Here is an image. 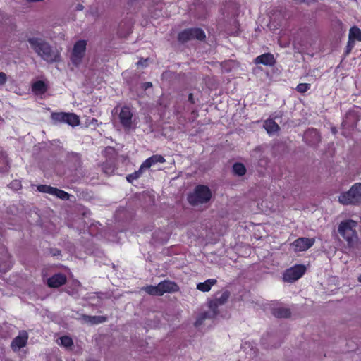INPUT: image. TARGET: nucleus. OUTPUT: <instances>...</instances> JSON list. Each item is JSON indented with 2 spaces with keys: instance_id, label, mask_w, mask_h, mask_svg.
Wrapping results in <instances>:
<instances>
[{
  "instance_id": "26",
  "label": "nucleus",
  "mask_w": 361,
  "mask_h": 361,
  "mask_svg": "<svg viewBox=\"0 0 361 361\" xmlns=\"http://www.w3.org/2000/svg\"><path fill=\"white\" fill-rule=\"evenodd\" d=\"M145 169H142L140 166L137 171H135L126 176L127 181L130 183H133L135 180L138 179L142 175Z\"/></svg>"
},
{
  "instance_id": "25",
  "label": "nucleus",
  "mask_w": 361,
  "mask_h": 361,
  "mask_svg": "<svg viewBox=\"0 0 361 361\" xmlns=\"http://www.w3.org/2000/svg\"><path fill=\"white\" fill-rule=\"evenodd\" d=\"M66 112H53L51 114V118L54 123H65Z\"/></svg>"
},
{
  "instance_id": "16",
  "label": "nucleus",
  "mask_w": 361,
  "mask_h": 361,
  "mask_svg": "<svg viewBox=\"0 0 361 361\" xmlns=\"http://www.w3.org/2000/svg\"><path fill=\"white\" fill-rule=\"evenodd\" d=\"M165 162L166 159L162 155L154 154L145 160L141 164V168L146 170L157 163L164 164Z\"/></svg>"
},
{
  "instance_id": "42",
  "label": "nucleus",
  "mask_w": 361,
  "mask_h": 361,
  "mask_svg": "<svg viewBox=\"0 0 361 361\" xmlns=\"http://www.w3.org/2000/svg\"><path fill=\"white\" fill-rule=\"evenodd\" d=\"M147 60H145L142 61V60H140L137 63L138 65H143L145 62H146Z\"/></svg>"
},
{
  "instance_id": "21",
  "label": "nucleus",
  "mask_w": 361,
  "mask_h": 361,
  "mask_svg": "<svg viewBox=\"0 0 361 361\" xmlns=\"http://www.w3.org/2000/svg\"><path fill=\"white\" fill-rule=\"evenodd\" d=\"M83 319L91 324H98L105 322L107 320L105 316H90L84 314Z\"/></svg>"
},
{
  "instance_id": "17",
  "label": "nucleus",
  "mask_w": 361,
  "mask_h": 361,
  "mask_svg": "<svg viewBox=\"0 0 361 361\" xmlns=\"http://www.w3.org/2000/svg\"><path fill=\"white\" fill-rule=\"evenodd\" d=\"M271 313L276 318H289L291 316L290 310L284 307L273 308Z\"/></svg>"
},
{
  "instance_id": "27",
  "label": "nucleus",
  "mask_w": 361,
  "mask_h": 361,
  "mask_svg": "<svg viewBox=\"0 0 361 361\" xmlns=\"http://www.w3.org/2000/svg\"><path fill=\"white\" fill-rule=\"evenodd\" d=\"M233 173L239 176H242L245 174L246 173V169L244 164L242 163H235L233 165Z\"/></svg>"
},
{
  "instance_id": "36",
  "label": "nucleus",
  "mask_w": 361,
  "mask_h": 361,
  "mask_svg": "<svg viewBox=\"0 0 361 361\" xmlns=\"http://www.w3.org/2000/svg\"><path fill=\"white\" fill-rule=\"evenodd\" d=\"M6 79V75L3 72H0V85L5 84Z\"/></svg>"
},
{
  "instance_id": "11",
  "label": "nucleus",
  "mask_w": 361,
  "mask_h": 361,
  "mask_svg": "<svg viewBox=\"0 0 361 361\" xmlns=\"http://www.w3.org/2000/svg\"><path fill=\"white\" fill-rule=\"evenodd\" d=\"M67 281L66 276L62 273L55 274L47 280V285L50 288H56L64 285Z\"/></svg>"
},
{
  "instance_id": "23",
  "label": "nucleus",
  "mask_w": 361,
  "mask_h": 361,
  "mask_svg": "<svg viewBox=\"0 0 361 361\" xmlns=\"http://www.w3.org/2000/svg\"><path fill=\"white\" fill-rule=\"evenodd\" d=\"M32 90L35 92L44 94L47 92V87L44 82L38 80L32 84Z\"/></svg>"
},
{
  "instance_id": "9",
  "label": "nucleus",
  "mask_w": 361,
  "mask_h": 361,
  "mask_svg": "<svg viewBox=\"0 0 361 361\" xmlns=\"http://www.w3.org/2000/svg\"><path fill=\"white\" fill-rule=\"evenodd\" d=\"M120 123L125 129H130L132 126L133 113L130 107L123 106L118 114Z\"/></svg>"
},
{
  "instance_id": "29",
  "label": "nucleus",
  "mask_w": 361,
  "mask_h": 361,
  "mask_svg": "<svg viewBox=\"0 0 361 361\" xmlns=\"http://www.w3.org/2000/svg\"><path fill=\"white\" fill-rule=\"evenodd\" d=\"M55 188L47 185H39L37 190L40 192L48 193L53 195Z\"/></svg>"
},
{
  "instance_id": "40",
  "label": "nucleus",
  "mask_w": 361,
  "mask_h": 361,
  "mask_svg": "<svg viewBox=\"0 0 361 361\" xmlns=\"http://www.w3.org/2000/svg\"><path fill=\"white\" fill-rule=\"evenodd\" d=\"M77 9H78V10H82V9H83V6H82V5H81V4H78V5L77 6Z\"/></svg>"
},
{
  "instance_id": "44",
  "label": "nucleus",
  "mask_w": 361,
  "mask_h": 361,
  "mask_svg": "<svg viewBox=\"0 0 361 361\" xmlns=\"http://www.w3.org/2000/svg\"><path fill=\"white\" fill-rule=\"evenodd\" d=\"M296 1H298L300 3H305L307 0H295Z\"/></svg>"
},
{
  "instance_id": "35",
  "label": "nucleus",
  "mask_w": 361,
  "mask_h": 361,
  "mask_svg": "<svg viewBox=\"0 0 361 361\" xmlns=\"http://www.w3.org/2000/svg\"><path fill=\"white\" fill-rule=\"evenodd\" d=\"M354 47V42L348 39V42L345 48V54L348 55L350 53Z\"/></svg>"
},
{
  "instance_id": "14",
  "label": "nucleus",
  "mask_w": 361,
  "mask_h": 361,
  "mask_svg": "<svg viewBox=\"0 0 361 361\" xmlns=\"http://www.w3.org/2000/svg\"><path fill=\"white\" fill-rule=\"evenodd\" d=\"M255 63L256 64H262L267 66H274L276 63V59L271 53H265L255 58Z\"/></svg>"
},
{
  "instance_id": "31",
  "label": "nucleus",
  "mask_w": 361,
  "mask_h": 361,
  "mask_svg": "<svg viewBox=\"0 0 361 361\" xmlns=\"http://www.w3.org/2000/svg\"><path fill=\"white\" fill-rule=\"evenodd\" d=\"M61 345L69 348L73 345V341L72 338L68 336H63L60 338Z\"/></svg>"
},
{
  "instance_id": "6",
  "label": "nucleus",
  "mask_w": 361,
  "mask_h": 361,
  "mask_svg": "<svg viewBox=\"0 0 361 361\" xmlns=\"http://www.w3.org/2000/svg\"><path fill=\"white\" fill-rule=\"evenodd\" d=\"M195 39L200 41L206 39V35L202 29L199 27L185 29L178 35V42L183 44Z\"/></svg>"
},
{
  "instance_id": "7",
  "label": "nucleus",
  "mask_w": 361,
  "mask_h": 361,
  "mask_svg": "<svg viewBox=\"0 0 361 361\" xmlns=\"http://www.w3.org/2000/svg\"><path fill=\"white\" fill-rule=\"evenodd\" d=\"M306 267L303 264H295L284 271L283 280L286 282L293 283L300 279L306 272Z\"/></svg>"
},
{
  "instance_id": "18",
  "label": "nucleus",
  "mask_w": 361,
  "mask_h": 361,
  "mask_svg": "<svg viewBox=\"0 0 361 361\" xmlns=\"http://www.w3.org/2000/svg\"><path fill=\"white\" fill-rule=\"evenodd\" d=\"M217 280L216 279H209L204 282H200L197 284V289L202 292H209L212 287L216 285Z\"/></svg>"
},
{
  "instance_id": "34",
  "label": "nucleus",
  "mask_w": 361,
  "mask_h": 361,
  "mask_svg": "<svg viewBox=\"0 0 361 361\" xmlns=\"http://www.w3.org/2000/svg\"><path fill=\"white\" fill-rule=\"evenodd\" d=\"M207 314H208L207 312H204L201 315H200L195 322V326H200L203 323V322L208 317Z\"/></svg>"
},
{
  "instance_id": "33",
  "label": "nucleus",
  "mask_w": 361,
  "mask_h": 361,
  "mask_svg": "<svg viewBox=\"0 0 361 361\" xmlns=\"http://www.w3.org/2000/svg\"><path fill=\"white\" fill-rule=\"evenodd\" d=\"M219 305H221L219 304V302L216 301L215 298L211 300L209 303V307L213 311L214 314H216L218 313V307Z\"/></svg>"
},
{
  "instance_id": "20",
  "label": "nucleus",
  "mask_w": 361,
  "mask_h": 361,
  "mask_svg": "<svg viewBox=\"0 0 361 361\" xmlns=\"http://www.w3.org/2000/svg\"><path fill=\"white\" fill-rule=\"evenodd\" d=\"M132 27L130 23H121L119 25L118 35L121 37H126L132 32Z\"/></svg>"
},
{
  "instance_id": "5",
  "label": "nucleus",
  "mask_w": 361,
  "mask_h": 361,
  "mask_svg": "<svg viewBox=\"0 0 361 361\" xmlns=\"http://www.w3.org/2000/svg\"><path fill=\"white\" fill-rule=\"evenodd\" d=\"M338 201L343 205H357L361 204V183H356L347 192H342Z\"/></svg>"
},
{
  "instance_id": "8",
  "label": "nucleus",
  "mask_w": 361,
  "mask_h": 361,
  "mask_svg": "<svg viewBox=\"0 0 361 361\" xmlns=\"http://www.w3.org/2000/svg\"><path fill=\"white\" fill-rule=\"evenodd\" d=\"M86 46L87 42L83 39L78 40L74 44L71 56V60L74 65L78 66L81 63L85 56Z\"/></svg>"
},
{
  "instance_id": "4",
  "label": "nucleus",
  "mask_w": 361,
  "mask_h": 361,
  "mask_svg": "<svg viewBox=\"0 0 361 361\" xmlns=\"http://www.w3.org/2000/svg\"><path fill=\"white\" fill-rule=\"evenodd\" d=\"M212 196L211 190L204 185H197L192 193L188 196V201L192 206L208 202Z\"/></svg>"
},
{
  "instance_id": "22",
  "label": "nucleus",
  "mask_w": 361,
  "mask_h": 361,
  "mask_svg": "<svg viewBox=\"0 0 361 361\" xmlns=\"http://www.w3.org/2000/svg\"><path fill=\"white\" fill-rule=\"evenodd\" d=\"M73 127L77 126L80 124L79 116L74 113H66L65 114V123Z\"/></svg>"
},
{
  "instance_id": "45",
  "label": "nucleus",
  "mask_w": 361,
  "mask_h": 361,
  "mask_svg": "<svg viewBox=\"0 0 361 361\" xmlns=\"http://www.w3.org/2000/svg\"><path fill=\"white\" fill-rule=\"evenodd\" d=\"M358 279H359V281L361 282V275L360 276Z\"/></svg>"
},
{
  "instance_id": "3",
  "label": "nucleus",
  "mask_w": 361,
  "mask_h": 361,
  "mask_svg": "<svg viewBox=\"0 0 361 361\" xmlns=\"http://www.w3.org/2000/svg\"><path fill=\"white\" fill-rule=\"evenodd\" d=\"M147 294L153 296H161L164 293H173L179 291L178 285L170 280H164L157 286L149 285L142 288Z\"/></svg>"
},
{
  "instance_id": "15",
  "label": "nucleus",
  "mask_w": 361,
  "mask_h": 361,
  "mask_svg": "<svg viewBox=\"0 0 361 361\" xmlns=\"http://www.w3.org/2000/svg\"><path fill=\"white\" fill-rule=\"evenodd\" d=\"M304 140L309 145L313 146L320 142V135L316 129H309L305 133Z\"/></svg>"
},
{
  "instance_id": "38",
  "label": "nucleus",
  "mask_w": 361,
  "mask_h": 361,
  "mask_svg": "<svg viewBox=\"0 0 361 361\" xmlns=\"http://www.w3.org/2000/svg\"><path fill=\"white\" fill-rule=\"evenodd\" d=\"M143 86H144L145 89H147V88L151 87L152 86V84L150 82H145Z\"/></svg>"
},
{
  "instance_id": "13",
  "label": "nucleus",
  "mask_w": 361,
  "mask_h": 361,
  "mask_svg": "<svg viewBox=\"0 0 361 361\" xmlns=\"http://www.w3.org/2000/svg\"><path fill=\"white\" fill-rule=\"evenodd\" d=\"M28 336L26 331H23L11 342V348L13 350H20L27 344Z\"/></svg>"
},
{
  "instance_id": "10",
  "label": "nucleus",
  "mask_w": 361,
  "mask_h": 361,
  "mask_svg": "<svg viewBox=\"0 0 361 361\" xmlns=\"http://www.w3.org/2000/svg\"><path fill=\"white\" fill-rule=\"evenodd\" d=\"M314 242L315 240L313 238L302 237L294 240L292 245L295 252H302L312 247Z\"/></svg>"
},
{
  "instance_id": "24",
  "label": "nucleus",
  "mask_w": 361,
  "mask_h": 361,
  "mask_svg": "<svg viewBox=\"0 0 361 361\" xmlns=\"http://www.w3.org/2000/svg\"><path fill=\"white\" fill-rule=\"evenodd\" d=\"M349 39L353 42L355 39L361 42V30L358 27L353 26L350 29Z\"/></svg>"
},
{
  "instance_id": "12",
  "label": "nucleus",
  "mask_w": 361,
  "mask_h": 361,
  "mask_svg": "<svg viewBox=\"0 0 361 361\" xmlns=\"http://www.w3.org/2000/svg\"><path fill=\"white\" fill-rule=\"evenodd\" d=\"M66 161L70 167L75 170L80 168L82 165L81 156L77 152H68L66 154Z\"/></svg>"
},
{
  "instance_id": "28",
  "label": "nucleus",
  "mask_w": 361,
  "mask_h": 361,
  "mask_svg": "<svg viewBox=\"0 0 361 361\" xmlns=\"http://www.w3.org/2000/svg\"><path fill=\"white\" fill-rule=\"evenodd\" d=\"M53 195L63 200H68L70 195L64 190L55 188Z\"/></svg>"
},
{
  "instance_id": "19",
  "label": "nucleus",
  "mask_w": 361,
  "mask_h": 361,
  "mask_svg": "<svg viewBox=\"0 0 361 361\" xmlns=\"http://www.w3.org/2000/svg\"><path fill=\"white\" fill-rule=\"evenodd\" d=\"M264 128L269 134L277 133L280 130L279 126L273 119L271 118H269L264 121Z\"/></svg>"
},
{
  "instance_id": "39",
  "label": "nucleus",
  "mask_w": 361,
  "mask_h": 361,
  "mask_svg": "<svg viewBox=\"0 0 361 361\" xmlns=\"http://www.w3.org/2000/svg\"><path fill=\"white\" fill-rule=\"evenodd\" d=\"M191 114L195 117H197L198 116V111L195 109L192 110V112H191Z\"/></svg>"
},
{
  "instance_id": "1",
  "label": "nucleus",
  "mask_w": 361,
  "mask_h": 361,
  "mask_svg": "<svg viewBox=\"0 0 361 361\" xmlns=\"http://www.w3.org/2000/svg\"><path fill=\"white\" fill-rule=\"evenodd\" d=\"M27 41L35 52L47 63H53L61 61L60 51L53 48L45 40L37 37H30Z\"/></svg>"
},
{
  "instance_id": "41",
  "label": "nucleus",
  "mask_w": 361,
  "mask_h": 361,
  "mask_svg": "<svg viewBox=\"0 0 361 361\" xmlns=\"http://www.w3.org/2000/svg\"><path fill=\"white\" fill-rule=\"evenodd\" d=\"M6 271H7V269L2 268V267L0 266V272H6Z\"/></svg>"
},
{
  "instance_id": "43",
  "label": "nucleus",
  "mask_w": 361,
  "mask_h": 361,
  "mask_svg": "<svg viewBox=\"0 0 361 361\" xmlns=\"http://www.w3.org/2000/svg\"><path fill=\"white\" fill-rule=\"evenodd\" d=\"M315 1H317V0H307V1L305 3L309 4L310 3H313V2H315Z\"/></svg>"
},
{
  "instance_id": "37",
  "label": "nucleus",
  "mask_w": 361,
  "mask_h": 361,
  "mask_svg": "<svg viewBox=\"0 0 361 361\" xmlns=\"http://www.w3.org/2000/svg\"><path fill=\"white\" fill-rule=\"evenodd\" d=\"M188 101H189L191 104H194L195 103V99H194V97H193V94H192V93H190V94H188Z\"/></svg>"
},
{
  "instance_id": "30",
  "label": "nucleus",
  "mask_w": 361,
  "mask_h": 361,
  "mask_svg": "<svg viewBox=\"0 0 361 361\" xmlns=\"http://www.w3.org/2000/svg\"><path fill=\"white\" fill-rule=\"evenodd\" d=\"M230 292L228 290H225L222 293L220 297L215 298L216 301L220 304L221 305H224L228 300L230 297Z\"/></svg>"
},
{
  "instance_id": "32",
  "label": "nucleus",
  "mask_w": 361,
  "mask_h": 361,
  "mask_svg": "<svg viewBox=\"0 0 361 361\" xmlns=\"http://www.w3.org/2000/svg\"><path fill=\"white\" fill-rule=\"evenodd\" d=\"M310 86L309 83H300L297 85L295 90L300 93H305L310 89Z\"/></svg>"
},
{
  "instance_id": "2",
  "label": "nucleus",
  "mask_w": 361,
  "mask_h": 361,
  "mask_svg": "<svg viewBox=\"0 0 361 361\" xmlns=\"http://www.w3.org/2000/svg\"><path fill=\"white\" fill-rule=\"evenodd\" d=\"M357 226V223L352 219L342 221L338 225V232L346 241L349 247H353L358 240Z\"/></svg>"
}]
</instances>
